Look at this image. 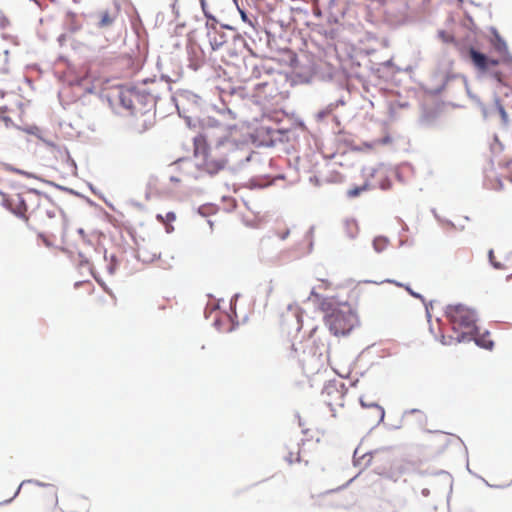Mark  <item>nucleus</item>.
<instances>
[{
	"instance_id": "nucleus-18",
	"label": "nucleus",
	"mask_w": 512,
	"mask_h": 512,
	"mask_svg": "<svg viewBox=\"0 0 512 512\" xmlns=\"http://www.w3.org/2000/svg\"><path fill=\"white\" fill-rule=\"evenodd\" d=\"M241 18L243 21L247 22L249 25L253 26L252 21L247 17L246 13L240 10Z\"/></svg>"
},
{
	"instance_id": "nucleus-4",
	"label": "nucleus",
	"mask_w": 512,
	"mask_h": 512,
	"mask_svg": "<svg viewBox=\"0 0 512 512\" xmlns=\"http://www.w3.org/2000/svg\"><path fill=\"white\" fill-rule=\"evenodd\" d=\"M446 317L454 330H463V334L476 332V312L462 304L449 305L445 311Z\"/></svg>"
},
{
	"instance_id": "nucleus-7",
	"label": "nucleus",
	"mask_w": 512,
	"mask_h": 512,
	"mask_svg": "<svg viewBox=\"0 0 512 512\" xmlns=\"http://www.w3.org/2000/svg\"><path fill=\"white\" fill-rule=\"evenodd\" d=\"M344 395L343 385H338L336 382H328L322 390V396L330 407L343 406Z\"/></svg>"
},
{
	"instance_id": "nucleus-3",
	"label": "nucleus",
	"mask_w": 512,
	"mask_h": 512,
	"mask_svg": "<svg viewBox=\"0 0 512 512\" xmlns=\"http://www.w3.org/2000/svg\"><path fill=\"white\" fill-rule=\"evenodd\" d=\"M469 56L474 66L482 72H489L493 78L503 86L512 88V62H503L505 70L492 71V68L500 64L499 60L488 58L474 48H470Z\"/></svg>"
},
{
	"instance_id": "nucleus-8",
	"label": "nucleus",
	"mask_w": 512,
	"mask_h": 512,
	"mask_svg": "<svg viewBox=\"0 0 512 512\" xmlns=\"http://www.w3.org/2000/svg\"><path fill=\"white\" fill-rule=\"evenodd\" d=\"M474 337L475 343L484 349L492 350L494 347V341L491 337V334L489 331H484L483 333L478 332L476 329V332L472 334Z\"/></svg>"
},
{
	"instance_id": "nucleus-19",
	"label": "nucleus",
	"mask_w": 512,
	"mask_h": 512,
	"mask_svg": "<svg viewBox=\"0 0 512 512\" xmlns=\"http://www.w3.org/2000/svg\"><path fill=\"white\" fill-rule=\"evenodd\" d=\"M199 1H200L202 10H203L205 16L210 17V15L208 14V11H207L206 0H199Z\"/></svg>"
},
{
	"instance_id": "nucleus-9",
	"label": "nucleus",
	"mask_w": 512,
	"mask_h": 512,
	"mask_svg": "<svg viewBox=\"0 0 512 512\" xmlns=\"http://www.w3.org/2000/svg\"><path fill=\"white\" fill-rule=\"evenodd\" d=\"M3 121L5 122V125L7 127L15 126L18 129L26 132L27 134L34 135V136H36L39 139H43V131H42L41 128H39L36 125H23V126H19V125L14 124L12 122V120L10 119V117H7V116L3 117Z\"/></svg>"
},
{
	"instance_id": "nucleus-10",
	"label": "nucleus",
	"mask_w": 512,
	"mask_h": 512,
	"mask_svg": "<svg viewBox=\"0 0 512 512\" xmlns=\"http://www.w3.org/2000/svg\"><path fill=\"white\" fill-rule=\"evenodd\" d=\"M317 284L311 290V296L315 298H319V291H327L336 289V285L330 279H321L317 280Z\"/></svg>"
},
{
	"instance_id": "nucleus-14",
	"label": "nucleus",
	"mask_w": 512,
	"mask_h": 512,
	"mask_svg": "<svg viewBox=\"0 0 512 512\" xmlns=\"http://www.w3.org/2000/svg\"><path fill=\"white\" fill-rule=\"evenodd\" d=\"M388 246V241L384 237H377L373 241V247L375 251L382 252L384 251Z\"/></svg>"
},
{
	"instance_id": "nucleus-13",
	"label": "nucleus",
	"mask_w": 512,
	"mask_h": 512,
	"mask_svg": "<svg viewBox=\"0 0 512 512\" xmlns=\"http://www.w3.org/2000/svg\"><path fill=\"white\" fill-rule=\"evenodd\" d=\"M156 219L166 226L167 232H170L169 225L176 220L174 212H168L165 216L157 214Z\"/></svg>"
},
{
	"instance_id": "nucleus-21",
	"label": "nucleus",
	"mask_w": 512,
	"mask_h": 512,
	"mask_svg": "<svg viewBox=\"0 0 512 512\" xmlns=\"http://www.w3.org/2000/svg\"><path fill=\"white\" fill-rule=\"evenodd\" d=\"M387 282H389V283H393V284H395L396 286H400V287H402V286H403L402 284H400V283H398V282H395V281L387 280Z\"/></svg>"
},
{
	"instance_id": "nucleus-20",
	"label": "nucleus",
	"mask_w": 512,
	"mask_h": 512,
	"mask_svg": "<svg viewBox=\"0 0 512 512\" xmlns=\"http://www.w3.org/2000/svg\"><path fill=\"white\" fill-rule=\"evenodd\" d=\"M405 288H406V290H407V291H408L412 296H414V297H419V295H418V294H416V293H414V292H413L409 287H405Z\"/></svg>"
},
{
	"instance_id": "nucleus-11",
	"label": "nucleus",
	"mask_w": 512,
	"mask_h": 512,
	"mask_svg": "<svg viewBox=\"0 0 512 512\" xmlns=\"http://www.w3.org/2000/svg\"><path fill=\"white\" fill-rule=\"evenodd\" d=\"M115 20V14H112L109 11H102L99 14V23L98 26L100 28H105L108 26H111L114 23Z\"/></svg>"
},
{
	"instance_id": "nucleus-22",
	"label": "nucleus",
	"mask_w": 512,
	"mask_h": 512,
	"mask_svg": "<svg viewBox=\"0 0 512 512\" xmlns=\"http://www.w3.org/2000/svg\"><path fill=\"white\" fill-rule=\"evenodd\" d=\"M506 50V45L504 43H502L501 45H499L498 47V50Z\"/></svg>"
},
{
	"instance_id": "nucleus-12",
	"label": "nucleus",
	"mask_w": 512,
	"mask_h": 512,
	"mask_svg": "<svg viewBox=\"0 0 512 512\" xmlns=\"http://www.w3.org/2000/svg\"><path fill=\"white\" fill-rule=\"evenodd\" d=\"M374 185L368 183V182H365L363 185L361 186H357V187H354V188H351L347 191V196L349 198H355L357 196H359L362 192L364 191H367L368 189H370L371 187H373Z\"/></svg>"
},
{
	"instance_id": "nucleus-17",
	"label": "nucleus",
	"mask_w": 512,
	"mask_h": 512,
	"mask_svg": "<svg viewBox=\"0 0 512 512\" xmlns=\"http://www.w3.org/2000/svg\"><path fill=\"white\" fill-rule=\"evenodd\" d=\"M9 25V20L0 14V28L4 29Z\"/></svg>"
},
{
	"instance_id": "nucleus-16",
	"label": "nucleus",
	"mask_w": 512,
	"mask_h": 512,
	"mask_svg": "<svg viewBox=\"0 0 512 512\" xmlns=\"http://www.w3.org/2000/svg\"><path fill=\"white\" fill-rule=\"evenodd\" d=\"M489 260H490V263L497 269H501L503 268V266L499 263V262H496L495 261V256H494V252L493 250H490L489 251Z\"/></svg>"
},
{
	"instance_id": "nucleus-23",
	"label": "nucleus",
	"mask_w": 512,
	"mask_h": 512,
	"mask_svg": "<svg viewBox=\"0 0 512 512\" xmlns=\"http://www.w3.org/2000/svg\"><path fill=\"white\" fill-rule=\"evenodd\" d=\"M347 225H351V226H353L354 228H357V227H356V224H355L354 222H348V223H347Z\"/></svg>"
},
{
	"instance_id": "nucleus-2",
	"label": "nucleus",
	"mask_w": 512,
	"mask_h": 512,
	"mask_svg": "<svg viewBox=\"0 0 512 512\" xmlns=\"http://www.w3.org/2000/svg\"><path fill=\"white\" fill-rule=\"evenodd\" d=\"M320 308L326 312V324L329 330L336 336L347 335L358 324L357 315L347 304L339 305L335 308L332 303L324 299L320 303Z\"/></svg>"
},
{
	"instance_id": "nucleus-1",
	"label": "nucleus",
	"mask_w": 512,
	"mask_h": 512,
	"mask_svg": "<svg viewBox=\"0 0 512 512\" xmlns=\"http://www.w3.org/2000/svg\"><path fill=\"white\" fill-rule=\"evenodd\" d=\"M193 145L196 165L210 175L223 170L238 150L237 144L228 139L209 145L203 135L196 136Z\"/></svg>"
},
{
	"instance_id": "nucleus-5",
	"label": "nucleus",
	"mask_w": 512,
	"mask_h": 512,
	"mask_svg": "<svg viewBox=\"0 0 512 512\" xmlns=\"http://www.w3.org/2000/svg\"><path fill=\"white\" fill-rule=\"evenodd\" d=\"M41 195L35 190H25L21 193L12 194L7 199L8 208L17 216L26 221L29 216L38 208Z\"/></svg>"
},
{
	"instance_id": "nucleus-6",
	"label": "nucleus",
	"mask_w": 512,
	"mask_h": 512,
	"mask_svg": "<svg viewBox=\"0 0 512 512\" xmlns=\"http://www.w3.org/2000/svg\"><path fill=\"white\" fill-rule=\"evenodd\" d=\"M301 442L298 436H288L282 443V453L284 459L289 463L293 464L301 461Z\"/></svg>"
},
{
	"instance_id": "nucleus-15",
	"label": "nucleus",
	"mask_w": 512,
	"mask_h": 512,
	"mask_svg": "<svg viewBox=\"0 0 512 512\" xmlns=\"http://www.w3.org/2000/svg\"><path fill=\"white\" fill-rule=\"evenodd\" d=\"M8 53L5 51L4 53H0V75H4L8 73Z\"/></svg>"
}]
</instances>
